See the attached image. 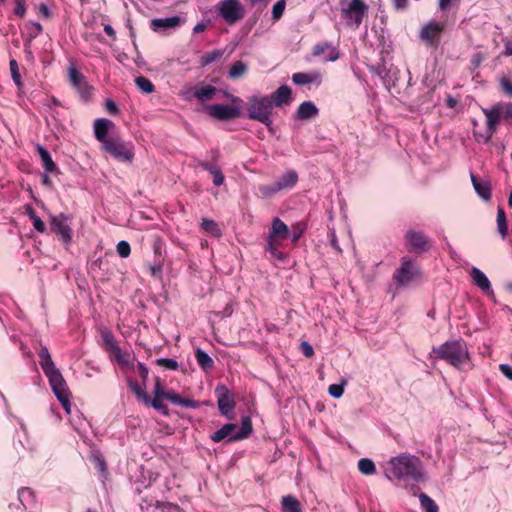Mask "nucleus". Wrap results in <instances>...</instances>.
<instances>
[{
	"instance_id": "f257e3e1",
	"label": "nucleus",
	"mask_w": 512,
	"mask_h": 512,
	"mask_svg": "<svg viewBox=\"0 0 512 512\" xmlns=\"http://www.w3.org/2000/svg\"><path fill=\"white\" fill-rule=\"evenodd\" d=\"M388 479L411 480L421 482L425 480L422 462L417 456L402 453L392 457L384 467Z\"/></svg>"
},
{
	"instance_id": "f03ea898",
	"label": "nucleus",
	"mask_w": 512,
	"mask_h": 512,
	"mask_svg": "<svg viewBox=\"0 0 512 512\" xmlns=\"http://www.w3.org/2000/svg\"><path fill=\"white\" fill-rule=\"evenodd\" d=\"M39 364L49 380L51 389L66 413L71 412L70 392L60 370L55 366L48 348L42 346L38 352Z\"/></svg>"
},
{
	"instance_id": "7ed1b4c3",
	"label": "nucleus",
	"mask_w": 512,
	"mask_h": 512,
	"mask_svg": "<svg viewBox=\"0 0 512 512\" xmlns=\"http://www.w3.org/2000/svg\"><path fill=\"white\" fill-rule=\"evenodd\" d=\"M437 358L447 361L452 366L468 370L471 368L467 345L462 340L448 341L432 349Z\"/></svg>"
},
{
	"instance_id": "20e7f679",
	"label": "nucleus",
	"mask_w": 512,
	"mask_h": 512,
	"mask_svg": "<svg viewBox=\"0 0 512 512\" xmlns=\"http://www.w3.org/2000/svg\"><path fill=\"white\" fill-rule=\"evenodd\" d=\"M272 102L268 96H252L248 106V116L250 119L257 120L270 127L272 121Z\"/></svg>"
},
{
	"instance_id": "39448f33",
	"label": "nucleus",
	"mask_w": 512,
	"mask_h": 512,
	"mask_svg": "<svg viewBox=\"0 0 512 512\" xmlns=\"http://www.w3.org/2000/svg\"><path fill=\"white\" fill-rule=\"evenodd\" d=\"M103 149L113 158L122 162L131 163L134 158V145L120 137H110L105 141Z\"/></svg>"
},
{
	"instance_id": "423d86ee",
	"label": "nucleus",
	"mask_w": 512,
	"mask_h": 512,
	"mask_svg": "<svg viewBox=\"0 0 512 512\" xmlns=\"http://www.w3.org/2000/svg\"><path fill=\"white\" fill-rule=\"evenodd\" d=\"M217 10L219 15L228 24H234L241 20L245 11L239 0H221L218 3Z\"/></svg>"
},
{
	"instance_id": "0eeeda50",
	"label": "nucleus",
	"mask_w": 512,
	"mask_h": 512,
	"mask_svg": "<svg viewBox=\"0 0 512 512\" xmlns=\"http://www.w3.org/2000/svg\"><path fill=\"white\" fill-rule=\"evenodd\" d=\"M482 111L486 116L487 130L485 134L475 133V137L478 141L488 143L500 122L501 114L503 113V106L501 104H497L491 109L483 108Z\"/></svg>"
},
{
	"instance_id": "6e6552de",
	"label": "nucleus",
	"mask_w": 512,
	"mask_h": 512,
	"mask_svg": "<svg viewBox=\"0 0 512 512\" xmlns=\"http://www.w3.org/2000/svg\"><path fill=\"white\" fill-rule=\"evenodd\" d=\"M367 13L368 6L362 0H351L347 8L343 9L347 24L354 28H358L361 25Z\"/></svg>"
},
{
	"instance_id": "1a4fd4ad",
	"label": "nucleus",
	"mask_w": 512,
	"mask_h": 512,
	"mask_svg": "<svg viewBox=\"0 0 512 512\" xmlns=\"http://www.w3.org/2000/svg\"><path fill=\"white\" fill-rule=\"evenodd\" d=\"M68 79L83 99L87 100L91 96L92 87L88 84L86 77L73 64L68 67Z\"/></svg>"
},
{
	"instance_id": "9d476101",
	"label": "nucleus",
	"mask_w": 512,
	"mask_h": 512,
	"mask_svg": "<svg viewBox=\"0 0 512 512\" xmlns=\"http://www.w3.org/2000/svg\"><path fill=\"white\" fill-rule=\"evenodd\" d=\"M154 398H163L169 400L175 405H179L186 408H196L197 404L194 400L183 398L179 394L173 391L165 390L159 383L156 384L154 389Z\"/></svg>"
},
{
	"instance_id": "9b49d317",
	"label": "nucleus",
	"mask_w": 512,
	"mask_h": 512,
	"mask_svg": "<svg viewBox=\"0 0 512 512\" xmlns=\"http://www.w3.org/2000/svg\"><path fill=\"white\" fill-rule=\"evenodd\" d=\"M215 394L220 412L225 416H229L235 408L233 395L225 385H218L215 389Z\"/></svg>"
},
{
	"instance_id": "f8f14e48",
	"label": "nucleus",
	"mask_w": 512,
	"mask_h": 512,
	"mask_svg": "<svg viewBox=\"0 0 512 512\" xmlns=\"http://www.w3.org/2000/svg\"><path fill=\"white\" fill-rule=\"evenodd\" d=\"M206 109L209 116L220 121L232 120L240 115V110L236 106L215 104L208 106Z\"/></svg>"
},
{
	"instance_id": "ddd939ff",
	"label": "nucleus",
	"mask_w": 512,
	"mask_h": 512,
	"mask_svg": "<svg viewBox=\"0 0 512 512\" xmlns=\"http://www.w3.org/2000/svg\"><path fill=\"white\" fill-rule=\"evenodd\" d=\"M418 274L417 267L409 260H403L401 267L395 272L394 279L400 285L410 283Z\"/></svg>"
},
{
	"instance_id": "4468645a",
	"label": "nucleus",
	"mask_w": 512,
	"mask_h": 512,
	"mask_svg": "<svg viewBox=\"0 0 512 512\" xmlns=\"http://www.w3.org/2000/svg\"><path fill=\"white\" fill-rule=\"evenodd\" d=\"M444 29V25L438 22H429L420 31V39L428 45L437 42Z\"/></svg>"
},
{
	"instance_id": "2eb2a0df",
	"label": "nucleus",
	"mask_w": 512,
	"mask_h": 512,
	"mask_svg": "<svg viewBox=\"0 0 512 512\" xmlns=\"http://www.w3.org/2000/svg\"><path fill=\"white\" fill-rule=\"evenodd\" d=\"M69 218L64 214H60L59 216H54L51 219L52 229L61 236L62 240L65 243L71 241L72 230L69 226Z\"/></svg>"
},
{
	"instance_id": "dca6fc26",
	"label": "nucleus",
	"mask_w": 512,
	"mask_h": 512,
	"mask_svg": "<svg viewBox=\"0 0 512 512\" xmlns=\"http://www.w3.org/2000/svg\"><path fill=\"white\" fill-rule=\"evenodd\" d=\"M289 236L288 226L280 219L274 218L268 235V243H278Z\"/></svg>"
},
{
	"instance_id": "f3484780",
	"label": "nucleus",
	"mask_w": 512,
	"mask_h": 512,
	"mask_svg": "<svg viewBox=\"0 0 512 512\" xmlns=\"http://www.w3.org/2000/svg\"><path fill=\"white\" fill-rule=\"evenodd\" d=\"M237 425L228 423L225 424L222 428L214 432L210 438L213 442L219 443L223 440H227L228 442L237 441L238 438H234L237 436Z\"/></svg>"
},
{
	"instance_id": "a211bd4d",
	"label": "nucleus",
	"mask_w": 512,
	"mask_h": 512,
	"mask_svg": "<svg viewBox=\"0 0 512 512\" xmlns=\"http://www.w3.org/2000/svg\"><path fill=\"white\" fill-rule=\"evenodd\" d=\"M18 502L19 504H11L10 507H15L16 510L25 512L28 508H31L35 503V495L32 489L28 487H22L18 490Z\"/></svg>"
},
{
	"instance_id": "6ab92c4d",
	"label": "nucleus",
	"mask_w": 512,
	"mask_h": 512,
	"mask_svg": "<svg viewBox=\"0 0 512 512\" xmlns=\"http://www.w3.org/2000/svg\"><path fill=\"white\" fill-rule=\"evenodd\" d=\"M269 98L272 102V105L277 107L288 105L292 101V90L289 86L282 85L276 91H274Z\"/></svg>"
},
{
	"instance_id": "aec40b11",
	"label": "nucleus",
	"mask_w": 512,
	"mask_h": 512,
	"mask_svg": "<svg viewBox=\"0 0 512 512\" xmlns=\"http://www.w3.org/2000/svg\"><path fill=\"white\" fill-rule=\"evenodd\" d=\"M114 124L111 120L105 118H99L94 123V135L95 138L102 143V146L105 144V141L109 140L108 132Z\"/></svg>"
},
{
	"instance_id": "412c9836",
	"label": "nucleus",
	"mask_w": 512,
	"mask_h": 512,
	"mask_svg": "<svg viewBox=\"0 0 512 512\" xmlns=\"http://www.w3.org/2000/svg\"><path fill=\"white\" fill-rule=\"evenodd\" d=\"M472 185L479 195L484 201H489L491 199V191L492 186L488 180H479L473 173L470 174Z\"/></svg>"
},
{
	"instance_id": "4be33fe9",
	"label": "nucleus",
	"mask_w": 512,
	"mask_h": 512,
	"mask_svg": "<svg viewBox=\"0 0 512 512\" xmlns=\"http://www.w3.org/2000/svg\"><path fill=\"white\" fill-rule=\"evenodd\" d=\"M319 113L317 106L311 101L301 103L294 115L295 119L309 120L315 118Z\"/></svg>"
},
{
	"instance_id": "5701e85b",
	"label": "nucleus",
	"mask_w": 512,
	"mask_h": 512,
	"mask_svg": "<svg viewBox=\"0 0 512 512\" xmlns=\"http://www.w3.org/2000/svg\"><path fill=\"white\" fill-rule=\"evenodd\" d=\"M182 20L178 16H172L167 18H156L151 21V27L154 31L158 29H170L179 27Z\"/></svg>"
},
{
	"instance_id": "b1692460",
	"label": "nucleus",
	"mask_w": 512,
	"mask_h": 512,
	"mask_svg": "<svg viewBox=\"0 0 512 512\" xmlns=\"http://www.w3.org/2000/svg\"><path fill=\"white\" fill-rule=\"evenodd\" d=\"M406 238L412 249L420 251L426 249L427 238L423 233L411 230L407 232Z\"/></svg>"
},
{
	"instance_id": "393cba45",
	"label": "nucleus",
	"mask_w": 512,
	"mask_h": 512,
	"mask_svg": "<svg viewBox=\"0 0 512 512\" xmlns=\"http://www.w3.org/2000/svg\"><path fill=\"white\" fill-rule=\"evenodd\" d=\"M37 152L39 154L42 167L46 173H53L58 171L49 151L46 148L41 145H37Z\"/></svg>"
},
{
	"instance_id": "a878e982",
	"label": "nucleus",
	"mask_w": 512,
	"mask_h": 512,
	"mask_svg": "<svg viewBox=\"0 0 512 512\" xmlns=\"http://www.w3.org/2000/svg\"><path fill=\"white\" fill-rule=\"evenodd\" d=\"M321 75L318 72L305 73L297 72L292 75V81L296 85H307L313 82H320Z\"/></svg>"
},
{
	"instance_id": "bb28decb",
	"label": "nucleus",
	"mask_w": 512,
	"mask_h": 512,
	"mask_svg": "<svg viewBox=\"0 0 512 512\" xmlns=\"http://www.w3.org/2000/svg\"><path fill=\"white\" fill-rule=\"evenodd\" d=\"M298 181V174L294 170L284 173L277 181V188L280 190L293 188Z\"/></svg>"
},
{
	"instance_id": "cd10ccee",
	"label": "nucleus",
	"mask_w": 512,
	"mask_h": 512,
	"mask_svg": "<svg viewBox=\"0 0 512 512\" xmlns=\"http://www.w3.org/2000/svg\"><path fill=\"white\" fill-rule=\"evenodd\" d=\"M471 277H472L475 285H477L483 291L491 290V283H490L489 279L480 269L473 267L471 269Z\"/></svg>"
},
{
	"instance_id": "c85d7f7f",
	"label": "nucleus",
	"mask_w": 512,
	"mask_h": 512,
	"mask_svg": "<svg viewBox=\"0 0 512 512\" xmlns=\"http://www.w3.org/2000/svg\"><path fill=\"white\" fill-rule=\"evenodd\" d=\"M216 92V87L212 85H205L196 87L194 89L193 95L199 101H207L213 99Z\"/></svg>"
},
{
	"instance_id": "c756f323",
	"label": "nucleus",
	"mask_w": 512,
	"mask_h": 512,
	"mask_svg": "<svg viewBox=\"0 0 512 512\" xmlns=\"http://www.w3.org/2000/svg\"><path fill=\"white\" fill-rule=\"evenodd\" d=\"M497 230L499 234L501 235V238L504 240L507 237L508 234V225H507V219L506 214L503 208L498 207L497 209Z\"/></svg>"
},
{
	"instance_id": "7c9ffc66",
	"label": "nucleus",
	"mask_w": 512,
	"mask_h": 512,
	"mask_svg": "<svg viewBox=\"0 0 512 512\" xmlns=\"http://www.w3.org/2000/svg\"><path fill=\"white\" fill-rule=\"evenodd\" d=\"M283 512H301L300 502L296 497L287 495L282 498Z\"/></svg>"
},
{
	"instance_id": "2f4dec72",
	"label": "nucleus",
	"mask_w": 512,
	"mask_h": 512,
	"mask_svg": "<svg viewBox=\"0 0 512 512\" xmlns=\"http://www.w3.org/2000/svg\"><path fill=\"white\" fill-rule=\"evenodd\" d=\"M195 357L198 362V364L204 369V370H211L214 367V361L213 359L203 350L197 349L195 351Z\"/></svg>"
},
{
	"instance_id": "473e14b6",
	"label": "nucleus",
	"mask_w": 512,
	"mask_h": 512,
	"mask_svg": "<svg viewBox=\"0 0 512 512\" xmlns=\"http://www.w3.org/2000/svg\"><path fill=\"white\" fill-rule=\"evenodd\" d=\"M248 70L247 65L242 61H237L233 63L230 67L228 77L231 79H238L241 78L246 74Z\"/></svg>"
},
{
	"instance_id": "72a5a7b5",
	"label": "nucleus",
	"mask_w": 512,
	"mask_h": 512,
	"mask_svg": "<svg viewBox=\"0 0 512 512\" xmlns=\"http://www.w3.org/2000/svg\"><path fill=\"white\" fill-rule=\"evenodd\" d=\"M129 388L131 391L137 396L139 400H142L145 404H149L150 399L148 395L146 394L145 390L142 388V386L134 380L128 381Z\"/></svg>"
},
{
	"instance_id": "f704fd0d",
	"label": "nucleus",
	"mask_w": 512,
	"mask_h": 512,
	"mask_svg": "<svg viewBox=\"0 0 512 512\" xmlns=\"http://www.w3.org/2000/svg\"><path fill=\"white\" fill-rule=\"evenodd\" d=\"M222 56H223L222 50H219V49L213 50L211 52L203 54L200 57L199 63L202 67H205V66L219 60Z\"/></svg>"
},
{
	"instance_id": "c9c22d12",
	"label": "nucleus",
	"mask_w": 512,
	"mask_h": 512,
	"mask_svg": "<svg viewBox=\"0 0 512 512\" xmlns=\"http://www.w3.org/2000/svg\"><path fill=\"white\" fill-rule=\"evenodd\" d=\"M102 338H103V341H104V344H105V349L110 352V353H113L114 351H117L119 346L112 334L111 331L109 330H105L102 332Z\"/></svg>"
},
{
	"instance_id": "e433bc0d",
	"label": "nucleus",
	"mask_w": 512,
	"mask_h": 512,
	"mask_svg": "<svg viewBox=\"0 0 512 512\" xmlns=\"http://www.w3.org/2000/svg\"><path fill=\"white\" fill-rule=\"evenodd\" d=\"M358 469L364 475H372L376 471L374 462L369 458H362L358 461Z\"/></svg>"
},
{
	"instance_id": "4c0bfd02",
	"label": "nucleus",
	"mask_w": 512,
	"mask_h": 512,
	"mask_svg": "<svg viewBox=\"0 0 512 512\" xmlns=\"http://www.w3.org/2000/svg\"><path fill=\"white\" fill-rule=\"evenodd\" d=\"M419 500L421 507L425 510V512H439L438 506L436 505L434 500L425 493H421L419 495Z\"/></svg>"
},
{
	"instance_id": "58836bf2",
	"label": "nucleus",
	"mask_w": 512,
	"mask_h": 512,
	"mask_svg": "<svg viewBox=\"0 0 512 512\" xmlns=\"http://www.w3.org/2000/svg\"><path fill=\"white\" fill-rule=\"evenodd\" d=\"M201 227L210 235L214 237H219L221 235V230L218 224L211 219H203L201 223Z\"/></svg>"
},
{
	"instance_id": "ea45409f",
	"label": "nucleus",
	"mask_w": 512,
	"mask_h": 512,
	"mask_svg": "<svg viewBox=\"0 0 512 512\" xmlns=\"http://www.w3.org/2000/svg\"><path fill=\"white\" fill-rule=\"evenodd\" d=\"M237 436L234 438H238L239 440L245 439L252 432V423L249 417H244L241 422L240 430H236Z\"/></svg>"
},
{
	"instance_id": "a19ab883",
	"label": "nucleus",
	"mask_w": 512,
	"mask_h": 512,
	"mask_svg": "<svg viewBox=\"0 0 512 512\" xmlns=\"http://www.w3.org/2000/svg\"><path fill=\"white\" fill-rule=\"evenodd\" d=\"M135 84L139 90L146 94H150L154 91L153 83L144 76H138L135 78Z\"/></svg>"
},
{
	"instance_id": "79ce46f5",
	"label": "nucleus",
	"mask_w": 512,
	"mask_h": 512,
	"mask_svg": "<svg viewBox=\"0 0 512 512\" xmlns=\"http://www.w3.org/2000/svg\"><path fill=\"white\" fill-rule=\"evenodd\" d=\"M9 67L14 83L20 88L22 86V81L17 61L14 59L10 60Z\"/></svg>"
},
{
	"instance_id": "37998d69",
	"label": "nucleus",
	"mask_w": 512,
	"mask_h": 512,
	"mask_svg": "<svg viewBox=\"0 0 512 512\" xmlns=\"http://www.w3.org/2000/svg\"><path fill=\"white\" fill-rule=\"evenodd\" d=\"M285 7H286L285 0H279L274 4L273 9H272V19L274 21H277L282 17Z\"/></svg>"
},
{
	"instance_id": "c03bdc74",
	"label": "nucleus",
	"mask_w": 512,
	"mask_h": 512,
	"mask_svg": "<svg viewBox=\"0 0 512 512\" xmlns=\"http://www.w3.org/2000/svg\"><path fill=\"white\" fill-rule=\"evenodd\" d=\"M115 357V360L122 366H129L131 362V357L128 353L122 352L120 347L117 351L112 353Z\"/></svg>"
},
{
	"instance_id": "a18cd8bd",
	"label": "nucleus",
	"mask_w": 512,
	"mask_h": 512,
	"mask_svg": "<svg viewBox=\"0 0 512 512\" xmlns=\"http://www.w3.org/2000/svg\"><path fill=\"white\" fill-rule=\"evenodd\" d=\"M259 191L263 197L270 198L281 190L277 188V183L275 182L271 185H261L259 187Z\"/></svg>"
},
{
	"instance_id": "49530a36",
	"label": "nucleus",
	"mask_w": 512,
	"mask_h": 512,
	"mask_svg": "<svg viewBox=\"0 0 512 512\" xmlns=\"http://www.w3.org/2000/svg\"><path fill=\"white\" fill-rule=\"evenodd\" d=\"M157 365L164 367L168 370H177L179 364L176 360L171 358H159L156 360Z\"/></svg>"
},
{
	"instance_id": "de8ad7c7",
	"label": "nucleus",
	"mask_w": 512,
	"mask_h": 512,
	"mask_svg": "<svg viewBox=\"0 0 512 512\" xmlns=\"http://www.w3.org/2000/svg\"><path fill=\"white\" fill-rule=\"evenodd\" d=\"M116 250L121 258H127L131 253L130 244L125 240L118 242Z\"/></svg>"
},
{
	"instance_id": "09e8293b",
	"label": "nucleus",
	"mask_w": 512,
	"mask_h": 512,
	"mask_svg": "<svg viewBox=\"0 0 512 512\" xmlns=\"http://www.w3.org/2000/svg\"><path fill=\"white\" fill-rule=\"evenodd\" d=\"M344 385L345 383L330 385L328 389L330 396L333 398H340L344 393Z\"/></svg>"
},
{
	"instance_id": "8fccbe9b",
	"label": "nucleus",
	"mask_w": 512,
	"mask_h": 512,
	"mask_svg": "<svg viewBox=\"0 0 512 512\" xmlns=\"http://www.w3.org/2000/svg\"><path fill=\"white\" fill-rule=\"evenodd\" d=\"M211 175L213 176V184L215 186H221L224 183L225 178L219 166L212 171Z\"/></svg>"
},
{
	"instance_id": "3c124183",
	"label": "nucleus",
	"mask_w": 512,
	"mask_h": 512,
	"mask_svg": "<svg viewBox=\"0 0 512 512\" xmlns=\"http://www.w3.org/2000/svg\"><path fill=\"white\" fill-rule=\"evenodd\" d=\"M31 220L33 222V227L36 231L43 233L46 229L44 222L40 219L36 214L31 215Z\"/></svg>"
},
{
	"instance_id": "603ef678",
	"label": "nucleus",
	"mask_w": 512,
	"mask_h": 512,
	"mask_svg": "<svg viewBox=\"0 0 512 512\" xmlns=\"http://www.w3.org/2000/svg\"><path fill=\"white\" fill-rule=\"evenodd\" d=\"M279 243H268V251L277 259H283L284 254L278 249Z\"/></svg>"
},
{
	"instance_id": "864d4df0",
	"label": "nucleus",
	"mask_w": 512,
	"mask_h": 512,
	"mask_svg": "<svg viewBox=\"0 0 512 512\" xmlns=\"http://www.w3.org/2000/svg\"><path fill=\"white\" fill-rule=\"evenodd\" d=\"M329 48H330V44H328L327 42L318 43L313 48V55L319 56V55L323 54Z\"/></svg>"
},
{
	"instance_id": "5fc2aeb1",
	"label": "nucleus",
	"mask_w": 512,
	"mask_h": 512,
	"mask_svg": "<svg viewBox=\"0 0 512 512\" xmlns=\"http://www.w3.org/2000/svg\"><path fill=\"white\" fill-rule=\"evenodd\" d=\"M16 6L14 9V13L19 17H23L26 13V7L24 0H15Z\"/></svg>"
},
{
	"instance_id": "6e6d98bb",
	"label": "nucleus",
	"mask_w": 512,
	"mask_h": 512,
	"mask_svg": "<svg viewBox=\"0 0 512 512\" xmlns=\"http://www.w3.org/2000/svg\"><path fill=\"white\" fill-rule=\"evenodd\" d=\"M163 398H154L150 403L154 409L161 411L163 414H167V407L162 403Z\"/></svg>"
},
{
	"instance_id": "4d7b16f0",
	"label": "nucleus",
	"mask_w": 512,
	"mask_h": 512,
	"mask_svg": "<svg viewBox=\"0 0 512 512\" xmlns=\"http://www.w3.org/2000/svg\"><path fill=\"white\" fill-rule=\"evenodd\" d=\"M42 32V25L38 22L31 23L30 37L36 38Z\"/></svg>"
},
{
	"instance_id": "13d9d810",
	"label": "nucleus",
	"mask_w": 512,
	"mask_h": 512,
	"mask_svg": "<svg viewBox=\"0 0 512 512\" xmlns=\"http://www.w3.org/2000/svg\"><path fill=\"white\" fill-rule=\"evenodd\" d=\"M499 370L503 373L505 377L512 381V366L508 364H500Z\"/></svg>"
},
{
	"instance_id": "bf43d9fd",
	"label": "nucleus",
	"mask_w": 512,
	"mask_h": 512,
	"mask_svg": "<svg viewBox=\"0 0 512 512\" xmlns=\"http://www.w3.org/2000/svg\"><path fill=\"white\" fill-rule=\"evenodd\" d=\"M501 87L503 89V91L508 94V95H512V82L508 79H502L501 82Z\"/></svg>"
},
{
	"instance_id": "052dcab7",
	"label": "nucleus",
	"mask_w": 512,
	"mask_h": 512,
	"mask_svg": "<svg viewBox=\"0 0 512 512\" xmlns=\"http://www.w3.org/2000/svg\"><path fill=\"white\" fill-rule=\"evenodd\" d=\"M301 348H302L303 354L306 357H311L314 354L313 347L308 342H302Z\"/></svg>"
},
{
	"instance_id": "680f3d73",
	"label": "nucleus",
	"mask_w": 512,
	"mask_h": 512,
	"mask_svg": "<svg viewBox=\"0 0 512 512\" xmlns=\"http://www.w3.org/2000/svg\"><path fill=\"white\" fill-rule=\"evenodd\" d=\"M137 369H138V373H139L140 377L145 380L148 377V373H149L148 368L145 365H143L142 363H138Z\"/></svg>"
},
{
	"instance_id": "e2e57ef3",
	"label": "nucleus",
	"mask_w": 512,
	"mask_h": 512,
	"mask_svg": "<svg viewBox=\"0 0 512 512\" xmlns=\"http://www.w3.org/2000/svg\"><path fill=\"white\" fill-rule=\"evenodd\" d=\"M106 109L110 114H116L118 112V107H117L116 103L112 100L107 101Z\"/></svg>"
},
{
	"instance_id": "0e129e2a",
	"label": "nucleus",
	"mask_w": 512,
	"mask_h": 512,
	"mask_svg": "<svg viewBox=\"0 0 512 512\" xmlns=\"http://www.w3.org/2000/svg\"><path fill=\"white\" fill-rule=\"evenodd\" d=\"M393 4L397 10H404L408 5V0H393Z\"/></svg>"
},
{
	"instance_id": "69168bd1",
	"label": "nucleus",
	"mask_w": 512,
	"mask_h": 512,
	"mask_svg": "<svg viewBox=\"0 0 512 512\" xmlns=\"http://www.w3.org/2000/svg\"><path fill=\"white\" fill-rule=\"evenodd\" d=\"M199 165L206 171H208L210 174L212 173V171H214L216 169V167H218L217 165L215 164H212V163H208V162H200Z\"/></svg>"
},
{
	"instance_id": "338daca9",
	"label": "nucleus",
	"mask_w": 512,
	"mask_h": 512,
	"mask_svg": "<svg viewBox=\"0 0 512 512\" xmlns=\"http://www.w3.org/2000/svg\"><path fill=\"white\" fill-rule=\"evenodd\" d=\"M453 0H439L438 7L441 11H446L449 9Z\"/></svg>"
},
{
	"instance_id": "774afa93",
	"label": "nucleus",
	"mask_w": 512,
	"mask_h": 512,
	"mask_svg": "<svg viewBox=\"0 0 512 512\" xmlns=\"http://www.w3.org/2000/svg\"><path fill=\"white\" fill-rule=\"evenodd\" d=\"M503 115L505 118H512V103L503 106Z\"/></svg>"
}]
</instances>
